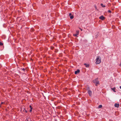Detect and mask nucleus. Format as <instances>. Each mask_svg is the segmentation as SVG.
I'll use <instances>...</instances> for the list:
<instances>
[{"label": "nucleus", "instance_id": "20", "mask_svg": "<svg viewBox=\"0 0 121 121\" xmlns=\"http://www.w3.org/2000/svg\"><path fill=\"white\" fill-rule=\"evenodd\" d=\"M71 15V13H70L69 14V15L70 16Z\"/></svg>", "mask_w": 121, "mask_h": 121}, {"label": "nucleus", "instance_id": "5", "mask_svg": "<svg viewBox=\"0 0 121 121\" xmlns=\"http://www.w3.org/2000/svg\"><path fill=\"white\" fill-rule=\"evenodd\" d=\"M79 31L78 30H77L76 31V33L75 34H74L73 35L75 37H77V35L79 34Z\"/></svg>", "mask_w": 121, "mask_h": 121}, {"label": "nucleus", "instance_id": "3", "mask_svg": "<svg viewBox=\"0 0 121 121\" xmlns=\"http://www.w3.org/2000/svg\"><path fill=\"white\" fill-rule=\"evenodd\" d=\"M88 93L89 94V96H91L92 95V91L89 89H88Z\"/></svg>", "mask_w": 121, "mask_h": 121}, {"label": "nucleus", "instance_id": "14", "mask_svg": "<svg viewBox=\"0 0 121 121\" xmlns=\"http://www.w3.org/2000/svg\"><path fill=\"white\" fill-rule=\"evenodd\" d=\"M73 16H71L70 17V19H73Z\"/></svg>", "mask_w": 121, "mask_h": 121}, {"label": "nucleus", "instance_id": "24", "mask_svg": "<svg viewBox=\"0 0 121 121\" xmlns=\"http://www.w3.org/2000/svg\"><path fill=\"white\" fill-rule=\"evenodd\" d=\"M81 29V31H82V29Z\"/></svg>", "mask_w": 121, "mask_h": 121}, {"label": "nucleus", "instance_id": "26", "mask_svg": "<svg viewBox=\"0 0 121 121\" xmlns=\"http://www.w3.org/2000/svg\"><path fill=\"white\" fill-rule=\"evenodd\" d=\"M115 27V26H113V27Z\"/></svg>", "mask_w": 121, "mask_h": 121}, {"label": "nucleus", "instance_id": "17", "mask_svg": "<svg viewBox=\"0 0 121 121\" xmlns=\"http://www.w3.org/2000/svg\"><path fill=\"white\" fill-rule=\"evenodd\" d=\"M108 12L109 13H111V10H108Z\"/></svg>", "mask_w": 121, "mask_h": 121}, {"label": "nucleus", "instance_id": "6", "mask_svg": "<svg viewBox=\"0 0 121 121\" xmlns=\"http://www.w3.org/2000/svg\"><path fill=\"white\" fill-rule=\"evenodd\" d=\"M80 70L79 69H78L75 72V74H77V73H78L80 72Z\"/></svg>", "mask_w": 121, "mask_h": 121}, {"label": "nucleus", "instance_id": "18", "mask_svg": "<svg viewBox=\"0 0 121 121\" xmlns=\"http://www.w3.org/2000/svg\"><path fill=\"white\" fill-rule=\"evenodd\" d=\"M89 89V90H90V88L89 87H88L87 88V91H88V89Z\"/></svg>", "mask_w": 121, "mask_h": 121}, {"label": "nucleus", "instance_id": "1", "mask_svg": "<svg viewBox=\"0 0 121 121\" xmlns=\"http://www.w3.org/2000/svg\"><path fill=\"white\" fill-rule=\"evenodd\" d=\"M95 63L96 64H99L101 62V58L99 56H97L96 59Z\"/></svg>", "mask_w": 121, "mask_h": 121}, {"label": "nucleus", "instance_id": "8", "mask_svg": "<svg viewBox=\"0 0 121 121\" xmlns=\"http://www.w3.org/2000/svg\"><path fill=\"white\" fill-rule=\"evenodd\" d=\"M84 65L85 66L86 68H89V65L88 64H87L86 63H85L84 64Z\"/></svg>", "mask_w": 121, "mask_h": 121}, {"label": "nucleus", "instance_id": "23", "mask_svg": "<svg viewBox=\"0 0 121 121\" xmlns=\"http://www.w3.org/2000/svg\"><path fill=\"white\" fill-rule=\"evenodd\" d=\"M3 102H1V104H3Z\"/></svg>", "mask_w": 121, "mask_h": 121}, {"label": "nucleus", "instance_id": "9", "mask_svg": "<svg viewBox=\"0 0 121 121\" xmlns=\"http://www.w3.org/2000/svg\"><path fill=\"white\" fill-rule=\"evenodd\" d=\"M111 89L112 90H113L114 92H116V91L115 90L116 89L115 87H114L113 88H111Z\"/></svg>", "mask_w": 121, "mask_h": 121}, {"label": "nucleus", "instance_id": "22", "mask_svg": "<svg viewBox=\"0 0 121 121\" xmlns=\"http://www.w3.org/2000/svg\"><path fill=\"white\" fill-rule=\"evenodd\" d=\"M120 65L121 66V64H120Z\"/></svg>", "mask_w": 121, "mask_h": 121}, {"label": "nucleus", "instance_id": "27", "mask_svg": "<svg viewBox=\"0 0 121 121\" xmlns=\"http://www.w3.org/2000/svg\"><path fill=\"white\" fill-rule=\"evenodd\" d=\"M115 27V26H113V27Z\"/></svg>", "mask_w": 121, "mask_h": 121}, {"label": "nucleus", "instance_id": "19", "mask_svg": "<svg viewBox=\"0 0 121 121\" xmlns=\"http://www.w3.org/2000/svg\"><path fill=\"white\" fill-rule=\"evenodd\" d=\"M22 70H23V71H25V70L26 69L25 68H23Z\"/></svg>", "mask_w": 121, "mask_h": 121}, {"label": "nucleus", "instance_id": "4", "mask_svg": "<svg viewBox=\"0 0 121 121\" xmlns=\"http://www.w3.org/2000/svg\"><path fill=\"white\" fill-rule=\"evenodd\" d=\"M99 18L102 20H103L105 19V17L103 16L102 15L99 17Z\"/></svg>", "mask_w": 121, "mask_h": 121}, {"label": "nucleus", "instance_id": "15", "mask_svg": "<svg viewBox=\"0 0 121 121\" xmlns=\"http://www.w3.org/2000/svg\"><path fill=\"white\" fill-rule=\"evenodd\" d=\"M54 48V47L52 46H51V49L52 50H53Z\"/></svg>", "mask_w": 121, "mask_h": 121}, {"label": "nucleus", "instance_id": "11", "mask_svg": "<svg viewBox=\"0 0 121 121\" xmlns=\"http://www.w3.org/2000/svg\"><path fill=\"white\" fill-rule=\"evenodd\" d=\"M100 5L103 7H105V6L103 5V4H101Z\"/></svg>", "mask_w": 121, "mask_h": 121}, {"label": "nucleus", "instance_id": "29", "mask_svg": "<svg viewBox=\"0 0 121 121\" xmlns=\"http://www.w3.org/2000/svg\"><path fill=\"white\" fill-rule=\"evenodd\" d=\"M108 5H109V4H108Z\"/></svg>", "mask_w": 121, "mask_h": 121}, {"label": "nucleus", "instance_id": "2", "mask_svg": "<svg viewBox=\"0 0 121 121\" xmlns=\"http://www.w3.org/2000/svg\"><path fill=\"white\" fill-rule=\"evenodd\" d=\"M93 82L95 84V85L96 86H97L98 84H99V81L98 78H97L93 80Z\"/></svg>", "mask_w": 121, "mask_h": 121}, {"label": "nucleus", "instance_id": "28", "mask_svg": "<svg viewBox=\"0 0 121 121\" xmlns=\"http://www.w3.org/2000/svg\"><path fill=\"white\" fill-rule=\"evenodd\" d=\"M115 27V26H113V27Z\"/></svg>", "mask_w": 121, "mask_h": 121}, {"label": "nucleus", "instance_id": "10", "mask_svg": "<svg viewBox=\"0 0 121 121\" xmlns=\"http://www.w3.org/2000/svg\"><path fill=\"white\" fill-rule=\"evenodd\" d=\"M29 107L30 108V112H31L32 111V109L33 108L31 105H30L29 106Z\"/></svg>", "mask_w": 121, "mask_h": 121}, {"label": "nucleus", "instance_id": "7", "mask_svg": "<svg viewBox=\"0 0 121 121\" xmlns=\"http://www.w3.org/2000/svg\"><path fill=\"white\" fill-rule=\"evenodd\" d=\"M114 106L115 107H116L117 108H118L119 107V104H115L114 105Z\"/></svg>", "mask_w": 121, "mask_h": 121}, {"label": "nucleus", "instance_id": "21", "mask_svg": "<svg viewBox=\"0 0 121 121\" xmlns=\"http://www.w3.org/2000/svg\"><path fill=\"white\" fill-rule=\"evenodd\" d=\"M120 88L121 89V86H120Z\"/></svg>", "mask_w": 121, "mask_h": 121}, {"label": "nucleus", "instance_id": "13", "mask_svg": "<svg viewBox=\"0 0 121 121\" xmlns=\"http://www.w3.org/2000/svg\"><path fill=\"white\" fill-rule=\"evenodd\" d=\"M58 51V50L57 49H55V52H57Z\"/></svg>", "mask_w": 121, "mask_h": 121}, {"label": "nucleus", "instance_id": "12", "mask_svg": "<svg viewBox=\"0 0 121 121\" xmlns=\"http://www.w3.org/2000/svg\"><path fill=\"white\" fill-rule=\"evenodd\" d=\"M102 105H99L98 107V108H102Z\"/></svg>", "mask_w": 121, "mask_h": 121}, {"label": "nucleus", "instance_id": "25", "mask_svg": "<svg viewBox=\"0 0 121 121\" xmlns=\"http://www.w3.org/2000/svg\"><path fill=\"white\" fill-rule=\"evenodd\" d=\"M26 112H27V111H26Z\"/></svg>", "mask_w": 121, "mask_h": 121}, {"label": "nucleus", "instance_id": "16", "mask_svg": "<svg viewBox=\"0 0 121 121\" xmlns=\"http://www.w3.org/2000/svg\"><path fill=\"white\" fill-rule=\"evenodd\" d=\"M3 43H2L1 42H0V46H2L3 45Z\"/></svg>", "mask_w": 121, "mask_h": 121}]
</instances>
